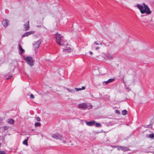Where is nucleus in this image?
Returning a JSON list of instances; mask_svg holds the SVG:
<instances>
[{"mask_svg": "<svg viewBox=\"0 0 154 154\" xmlns=\"http://www.w3.org/2000/svg\"><path fill=\"white\" fill-rule=\"evenodd\" d=\"M3 128L4 130H6L8 129V127L7 126H4L3 127Z\"/></svg>", "mask_w": 154, "mask_h": 154, "instance_id": "obj_28", "label": "nucleus"}, {"mask_svg": "<svg viewBox=\"0 0 154 154\" xmlns=\"http://www.w3.org/2000/svg\"><path fill=\"white\" fill-rule=\"evenodd\" d=\"M8 23V20H3L2 21V24L5 27H6L7 26Z\"/></svg>", "mask_w": 154, "mask_h": 154, "instance_id": "obj_11", "label": "nucleus"}, {"mask_svg": "<svg viewBox=\"0 0 154 154\" xmlns=\"http://www.w3.org/2000/svg\"><path fill=\"white\" fill-rule=\"evenodd\" d=\"M55 38L57 43L59 45L64 47L63 51L66 53H69L72 51V49L66 41L63 39V36H61L59 34L57 33L55 34Z\"/></svg>", "mask_w": 154, "mask_h": 154, "instance_id": "obj_1", "label": "nucleus"}, {"mask_svg": "<svg viewBox=\"0 0 154 154\" xmlns=\"http://www.w3.org/2000/svg\"><path fill=\"white\" fill-rule=\"evenodd\" d=\"M144 127L146 128H152V125L149 124V125H145Z\"/></svg>", "mask_w": 154, "mask_h": 154, "instance_id": "obj_23", "label": "nucleus"}, {"mask_svg": "<svg viewBox=\"0 0 154 154\" xmlns=\"http://www.w3.org/2000/svg\"><path fill=\"white\" fill-rule=\"evenodd\" d=\"M24 27L25 30H28L29 29V21H28L24 24Z\"/></svg>", "mask_w": 154, "mask_h": 154, "instance_id": "obj_10", "label": "nucleus"}, {"mask_svg": "<svg viewBox=\"0 0 154 154\" xmlns=\"http://www.w3.org/2000/svg\"><path fill=\"white\" fill-rule=\"evenodd\" d=\"M75 90L77 91H79L81 90V88H75Z\"/></svg>", "mask_w": 154, "mask_h": 154, "instance_id": "obj_27", "label": "nucleus"}, {"mask_svg": "<svg viewBox=\"0 0 154 154\" xmlns=\"http://www.w3.org/2000/svg\"><path fill=\"white\" fill-rule=\"evenodd\" d=\"M29 34L27 32H26L25 33H24L23 35L22 36L23 37H24L26 36H29Z\"/></svg>", "mask_w": 154, "mask_h": 154, "instance_id": "obj_22", "label": "nucleus"}, {"mask_svg": "<svg viewBox=\"0 0 154 154\" xmlns=\"http://www.w3.org/2000/svg\"><path fill=\"white\" fill-rule=\"evenodd\" d=\"M114 80H115L114 79H109L108 80V82L109 83H111V82H112Z\"/></svg>", "mask_w": 154, "mask_h": 154, "instance_id": "obj_21", "label": "nucleus"}, {"mask_svg": "<svg viewBox=\"0 0 154 154\" xmlns=\"http://www.w3.org/2000/svg\"><path fill=\"white\" fill-rule=\"evenodd\" d=\"M94 125H95V127H100L101 126V125L100 123L96 122Z\"/></svg>", "mask_w": 154, "mask_h": 154, "instance_id": "obj_17", "label": "nucleus"}, {"mask_svg": "<svg viewBox=\"0 0 154 154\" xmlns=\"http://www.w3.org/2000/svg\"><path fill=\"white\" fill-rule=\"evenodd\" d=\"M154 137V135L153 134H151L149 135V137L150 138H153Z\"/></svg>", "mask_w": 154, "mask_h": 154, "instance_id": "obj_24", "label": "nucleus"}, {"mask_svg": "<svg viewBox=\"0 0 154 154\" xmlns=\"http://www.w3.org/2000/svg\"><path fill=\"white\" fill-rule=\"evenodd\" d=\"M85 88V86H82V88H81L82 90H84Z\"/></svg>", "mask_w": 154, "mask_h": 154, "instance_id": "obj_33", "label": "nucleus"}, {"mask_svg": "<svg viewBox=\"0 0 154 154\" xmlns=\"http://www.w3.org/2000/svg\"><path fill=\"white\" fill-rule=\"evenodd\" d=\"M144 9L143 11H144V13H146L148 14H151V11L150 10L148 6L146 5L144 3L143 4Z\"/></svg>", "mask_w": 154, "mask_h": 154, "instance_id": "obj_5", "label": "nucleus"}, {"mask_svg": "<svg viewBox=\"0 0 154 154\" xmlns=\"http://www.w3.org/2000/svg\"><path fill=\"white\" fill-rule=\"evenodd\" d=\"M12 77V75H10L9 76H8L7 78H6V79H7V80H8V79H11Z\"/></svg>", "mask_w": 154, "mask_h": 154, "instance_id": "obj_25", "label": "nucleus"}, {"mask_svg": "<svg viewBox=\"0 0 154 154\" xmlns=\"http://www.w3.org/2000/svg\"><path fill=\"white\" fill-rule=\"evenodd\" d=\"M63 142L64 143H66V141H65V140H63Z\"/></svg>", "mask_w": 154, "mask_h": 154, "instance_id": "obj_38", "label": "nucleus"}, {"mask_svg": "<svg viewBox=\"0 0 154 154\" xmlns=\"http://www.w3.org/2000/svg\"><path fill=\"white\" fill-rule=\"evenodd\" d=\"M137 7L140 10V12L142 14L144 13V8L143 6L139 5H137Z\"/></svg>", "mask_w": 154, "mask_h": 154, "instance_id": "obj_9", "label": "nucleus"}, {"mask_svg": "<svg viewBox=\"0 0 154 154\" xmlns=\"http://www.w3.org/2000/svg\"><path fill=\"white\" fill-rule=\"evenodd\" d=\"M65 88L69 92H70L71 93H73L75 92V91L74 89H69V88Z\"/></svg>", "mask_w": 154, "mask_h": 154, "instance_id": "obj_14", "label": "nucleus"}, {"mask_svg": "<svg viewBox=\"0 0 154 154\" xmlns=\"http://www.w3.org/2000/svg\"><path fill=\"white\" fill-rule=\"evenodd\" d=\"M116 112L117 113H118V112H119V110H116Z\"/></svg>", "mask_w": 154, "mask_h": 154, "instance_id": "obj_40", "label": "nucleus"}, {"mask_svg": "<svg viewBox=\"0 0 154 154\" xmlns=\"http://www.w3.org/2000/svg\"><path fill=\"white\" fill-rule=\"evenodd\" d=\"M125 88L128 90V91H130L131 90V89L130 88L128 87H125Z\"/></svg>", "mask_w": 154, "mask_h": 154, "instance_id": "obj_30", "label": "nucleus"}, {"mask_svg": "<svg viewBox=\"0 0 154 154\" xmlns=\"http://www.w3.org/2000/svg\"><path fill=\"white\" fill-rule=\"evenodd\" d=\"M128 113L127 111L126 110H124L122 111V114L123 115H125L127 114Z\"/></svg>", "mask_w": 154, "mask_h": 154, "instance_id": "obj_16", "label": "nucleus"}, {"mask_svg": "<svg viewBox=\"0 0 154 154\" xmlns=\"http://www.w3.org/2000/svg\"><path fill=\"white\" fill-rule=\"evenodd\" d=\"M100 48L99 47H97L95 49L96 50H97L99 49Z\"/></svg>", "mask_w": 154, "mask_h": 154, "instance_id": "obj_34", "label": "nucleus"}, {"mask_svg": "<svg viewBox=\"0 0 154 154\" xmlns=\"http://www.w3.org/2000/svg\"><path fill=\"white\" fill-rule=\"evenodd\" d=\"M0 154H6V153L4 151H1Z\"/></svg>", "mask_w": 154, "mask_h": 154, "instance_id": "obj_32", "label": "nucleus"}, {"mask_svg": "<svg viewBox=\"0 0 154 154\" xmlns=\"http://www.w3.org/2000/svg\"><path fill=\"white\" fill-rule=\"evenodd\" d=\"M34 96L32 94H30V98L32 99H34Z\"/></svg>", "mask_w": 154, "mask_h": 154, "instance_id": "obj_29", "label": "nucleus"}, {"mask_svg": "<svg viewBox=\"0 0 154 154\" xmlns=\"http://www.w3.org/2000/svg\"><path fill=\"white\" fill-rule=\"evenodd\" d=\"M64 20H65V21H66V23L67 22V19L66 18H65L64 19Z\"/></svg>", "mask_w": 154, "mask_h": 154, "instance_id": "obj_36", "label": "nucleus"}, {"mask_svg": "<svg viewBox=\"0 0 154 154\" xmlns=\"http://www.w3.org/2000/svg\"><path fill=\"white\" fill-rule=\"evenodd\" d=\"M29 137H27V138L25 140H24L23 142V144L25 145L26 146H27L28 145L27 141L28 140Z\"/></svg>", "mask_w": 154, "mask_h": 154, "instance_id": "obj_15", "label": "nucleus"}, {"mask_svg": "<svg viewBox=\"0 0 154 154\" xmlns=\"http://www.w3.org/2000/svg\"><path fill=\"white\" fill-rule=\"evenodd\" d=\"M94 44L97 45H99L100 44L101 45H102V43L100 41L98 42H94Z\"/></svg>", "mask_w": 154, "mask_h": 154, "instance_id": "obj_20", "label": "nucleus"}, {"mask_svg": "<svg viewBox=\"0 0 154 154\" xmlns=\"http://www.w3.org/2000/svg\"><path fill=\"white\" fill-rule=\"evenodd\" d=\"M41 25H37V26L38 27H39L41 26Z\"/></svg>", "mask_w": 154, "mask_h": 154, "instance_id": "obj_39", "label": "nucleus"}, {"mask_svg": "<svg viewBox=\"0 0 154 154\" xmlns=\"http://www.w3.org/2000/svg\"><path fill=\"white\" fill-rule=\"evenodd\" d=\"M8 122L10 125H13L14 122V120L11 119H9L8 120Z\"/></svg>", "mask_w": 154, "mask_h": 154, "instance_id": "obj_12", "label": "nucleus"}, {"mask_svg": "<svg viewBox=\"0 0 154 154\" xmlns=\"http://www.w3.org/2000/svg\"><path fill=\"white\" fill-rule=\"evenodd\" d=\"M19 50L20 51V53L21 54H22L23 53L25 52V51L24 49H23L21 46L20 44H19Z\"/></svg>", "mask_w": 154, "mask_h": 154, "instance_id": "obj_13", "label": "nucleus"}, {"mask_svg": "<svg viewBox=\"0 0 154 154\" xmlns=\"http://www.w3.org/2000/svg\"><path fill=\"white\" fill-rule=\"evenodd\" d=\"M41 43V40L34 42L33 43V48L35 49L38 48L40 45Z\"/></svg>", "mask_w": 154, "mask_h": 154, "instance_id": "obj_7", "label": "nucleus"}, {"mask_svg": "<svg viewBox=\"0 0 154 154\" xmlns=\"http://www.w3.org/2000/svg\"><path fill=\"white\" fill-rule=\"evenodd\" d=\"M52 137V138L57 140L59 139L60 140H62L63 138L62 136L58 133L53 134Z\"/></svg>", "mask_w": 154, "mask_h": 154, "instance_id": "obj_6", "label": "nucleus"}, {"mask_svg": "<svg viewBox=\"0 0 154 154\" xmlns=\"http://www.w3.org/2000/svg\"><path fill=\"white\" fill-rule=\"evenodd\" d=\"M78 106L79 108L82 109H85L87 108L88 109H89L92 108V106L91 105H90L89 106H88L85 103H80L79 104Z\"/></svg>", "mask_w": 154, "mask_h": 154, "instance_id": "obj_3", "label": "nucleus"}, {"mask_svg": "<svg viewBox=\"0 0 154 154\" xmlns=\"http://www.w3.org/2000/svg\"><path fill=\"white\" fill-rule=\"evenodd\" d=\"M113 56L111 55L107 54L106 57L108 59H110Z\"/></svg>", "mask_w": 154, "mask_h": 154, "instance_id": "obj_19", "label": "nucleus"}, {"mask_svg": "<svg viewBox=\"0 0 154 154\" xmlns=\"http://www.w3.org/2000/svg\"><path fill=\"white\" fill-rule=\"evenodd\" d=\"M86 124L88 126H92L95 125V121L94 120L91 121L89 122L86 121Z\"/></svg>", "mask_w": 154, "mask_h": 154, "instance_id": "obj_8", "label": "nucleus"}, {"mask_svg": "<svg viewBox=\"0 0 154 154\" xmlns=\"http://www.w3.org/2000/svg\"><path fill=\"white\" fill-rule=\"evenodd\" d=\"M115 148H117L119 150H121L123 152H126L129 151L130 149L126 147H124L121 146H115Z\"/></svg>", "mask_w": 154, "mask_h": 154, "instance_id": "obj_4", "label": "nucleus"}, {"mask_svg": "<svg viewBox=\"0 0 154 154\" xmlns=\"http://www.w3.org/2000/svg\"><path fill=\"white\" fill-rule=\"evenodd\" d=\"M104 82L106 83V85H107L108 83H109L108 82V80Z\"/></svg>", "mask_w": 154, "mask_h": 154, "instance_id": "obj_35", "label": "nucleus"}, {"mask_svg": "<svg viewBox=\"0 0 154 154\" xmlns=\"http://www.w3.org/2000/svg\"><path fill=\"white\" fill-rule=\"evenodd\" d=\"M89 53H90V54H93V52L91 51H89Z\"/></svg>", "mask_w": 154, "mask_h": 154, "instance_id": "obj_37", "label": "nucleus"}, {"mask_svg": "<svg viewBox=\"0 0 154 154\" xmlns=\"http://www.w3.org/2000/svg\"><path fill=\"white\" fill-rule=\"evenodd\" d=\"M35 127L40 126L41 125V124L40 122H36L35 125Z\"/></svg>", "mask_w": 154, "mask_h": 154, "instance_id": "obj_18", "label": "nucleus"}, {"mask_svg": "<svg viewBox=\"0 0 154 154\" xmlns=\"http://www.w3.org/2000/svg\"><path fill=\"white\" fill-rule=\"evenodd\" d=\"M26 62L30 66H33L34 65V61L32 57L28 56L24 58Z\"/></svg>", "mask_w": 154, "mask_h": 154, "instance_id": "obj_2", "label": "nucleus"}, {"mask_svg": "<svg viewBox=\"0 0 154 154\" xmlns=\"http://www.w3.org/2000/svg\"><path fill=\"white\" fill-rule=\"evenodd\" d=\"M27 32L28 33V34H29V35L31 34H32L33 33H34V32L33 31H30V32Z\"/></svg>", "mask_w": 154, "mask_h": 154, "instance_id": "obj_26", "label": "nucleus"}, {"mask_svg": "<svg viewBox=\"0 0 154 154\" xmlns=\"http://www.w3.org/2000/svg\"><path fill=\"white\" fill-rule=\"evenodd\" d=\"M36 121L38 122L40 121V119L39 117H37L36 119Z\"/></svg>", "mask_w": 154, "mask_h": 154, "instance_id": "obj_31", "label": "nucleus"}]
</instances>
